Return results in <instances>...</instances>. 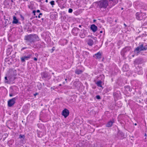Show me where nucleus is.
I'll return each mask as SVG.
<instances>
[{"label": "nucleus", "instance_id": "1", "mask_svg": "<svg viewBox=\"0 0 147 147\" xmlns=\"http://www.w3.org/2000/svg\"><path fill=\"white\" fill-rule=\"evenodd\" d=\"M39 38L38 36L35 34H30L25 36L24 39L27 42H29L30 43H34L36 41L38 40Z\"/></svg>", "mask_w": 147, "mask_h": 147}, {"label": "nucleus", "instance_id": "2", "mask_svg": "<svg viewBox=\"0 0 147 147\" xmlns=\"http://www.w3.org/2000/svg\"><path fill=\"white\" fill-rule=\"evenodd\" d=\"M110 5L109 2V0H101L98 3V7L100 9L104 11L106 10L107 7Z\"/></svg>", "mask_w": 147, "mask_h": 147}, {"label": "nucleus", "instance_id": "3", "mask_svg": "<svg viewBox=\"0 0 147 147\" xmlns=\"http://www.w3.org/2000/svg\"><path fill=\"white\" fill-rule=\"evenodd\" d=\"M147 49V44L144 43L139 45L135 50L134 52L138 55L142 51H144Z\"/></svg>", "mask_w": 147, "mask_h": 147}, {"label": "nucleus", "instance_id": "4", "mask_svg": "<svg viewBox=\"0 0 147 147\" xmlns=\"http://www.w3.org/2000/svg\"><path fill=\"white\" fill-rule=\"evenodd\" d=\"M97 41L96 37H92V38H88L86 39V42L88 45L90 46H92Z\"/></svg>", "mask_w": 147, "mask_h": 147}, {"label": "nucleus", "instance_id": "5", "mask_svg": "<svg viewBox=\"0 0 147 147\" xmlns=\"http://www.w3.org/2000/svg\"><path fill=\"white\" fill-rule=\"evenodd\" d=\"M18 98V96L9 100L8 101V105L9 107L13 106L15 103V100Z\"/></svg>", "mask_w": 147, "mask_h": 147}, {"label": "nucleus", "instance_id": "6", "mask_svg": "<svg viewBox=\"0 0 147 147\" xmlns=\"http://www.w3.org/2000/svg\"><path fill=\"white\" fill-rule=\"evenodd\" d=\"M145 13L137 12L136 14V18L138 20H141L143 19V16H145Z\"/></svg>", "mask_w": 147, "mask_h": 147}, {"label": "nucleus", "instance_id": "7", "mask_svg": "<svg viewBox=\"0 0 147 147\" xmlns=\"http://www.w3.org/2000/svg\"><path fill=\"white\" fill-rule=\"evenodd\" d=\"M16 75V70H11L10 71L9 73L7 75L9 80H11L12 77H14Z\"/></svg>", "mask_w": 147, "mask_h": 147}, {"label": "nucleus", "instance_id": "8", "mask_svg": "<svg viewBox=\"0 0 147 147\" xmlns=\"http://www.w3.org/2000/svg\"><path fill=\"white\" fill-rule=\"evenodd\" d=\"M131 48L129 47H127L123 49L121 52V54L123 57L125 56L126 53L130 51Z\"/></svg>", "mask_w": 147, "mask_h": 147}, {"label": "nucleus", "instance_id": "9", "mask_svg": "<svg viewBox=\"0 0 147 147\" xmlns=\"http://www.w3.org/2000/svg\"><path fill=\"white\" fill-rule=\"evenodd\" d=\"M69 110L66 109H64L62 113V115L64 116L65 118H66L69 115Z\"/></svg>", "mask_w": 147, "mask_h": 147}, {"label": "nucleus", "instance_id": "10", "mask_svg": "<svg viewBox=\"0 0 147 147\" xmlns=\"http://www.w3.org/2000/svg\"><path fill=\"white\" fill-rule=\"evenodd\" d=\"M86 31L84 29L82 30L79 34V36L82 38H84L86 36Z\"/></svg>", "mask_w": 147, "mask_h": 147}, {"label": "nucleus", "instance_id": "11", "mask_svg": "<svg viewBox=\"0 0 147 147\" xmlns=\"http://www.w3.org/2000/svg\"><path fill=\"white\" fill-rule=\"evenodd\" d=\"M110 6L112 7L114 6L118 2V0H109Z\"/></svg>", "mask_w": 147, "mask_h": 147}, {"label": "nucleus", "instance_id": "12", "mask_svg": "<svg viewBox=\"0 0 147 147\" xmlns=\"http://www.w3.org/2000/svg\"><path fill=\"white\" fill-rule=\"evenodd\" d=\"M79 29L77 28H74L72 30V33L74 36H76L79 31Z\"/></svg>", "mask_w": 147, "mask_h": 147}, {"label": "nucleus", "instance_id": "13", "mask_svg": "<svg viewBox=\"0 0 147 147\" xmlns=\"http://www.w3.org/2000/svg\"><path fill=\"white\" fill-rule=\"evenodd\" d=\"M31 56V55H29L27 56H24L23 57H22L21 58V61L22 62H24L25 61V60H28L29 59H30Z\"/></svg>", "mask_w": 147, "mask_h": 147}, {"label": "nucleus", "instance_id": "14", "mask_svg": "<svg viewBox=\"0 0 147 147\" xmlns=\"http://www.w3.org/2000/svg\"><path fill=\"white\" fill-rule=\"evenodd\" d=\"M114 122V120L113 119L110 120L107 123L106 126L107 127H109L112 126L113 123Z\"/></svg>", "mask_w": 147, "mask_h": 147}, {"label": "nucleus", "instance_id": "15", "mask_svg": "<svg viewBox=\"0 0 147 147\" xmlns=\"http://www.w3.org/2000/svg\"><path fill=\"white\" fill-rule=\"evenodd\" d=\"M90 29L93 32H94L97 31V27L95 25L93 24L90 26Z\"/></svg>", "mask_w": 147, "mask_h": 147}, {"label": "nucleus", "instance_id": "16", "mask_svg": "<svg viewBox=\"0 0 147 147\" xmlns=\"http://www.w3.org/2000/svg\"><path fill=\"white\" fill-rule=\"evenodd\" d=\"M101 53L100 52H98L97 53L95 54L93 57L96 59H100L101 58Z\"/></svg>", "mask_w": 147, "mask_h": 147}, {"label": "nucleus", "instance_id": "17", "mask_svg": "<svg viewBox=\"0 0 147 147\" xmlns=\"http://www.w3.org/2000/svg\"><path fill=\"white\" fill-rule=\"evenodd\" d=\"M123 70L124 71H127L129 70V66L127 65H124L123 67Z\"/></svg>", "mask_w": 147, "mask_h": 147}, {"label": "nucleus", "instance_id": "18", "mask_svg": "<svg viewBox=\"0 0 147 147\" xmlns=\"http://www.w3.org/2000/svg\"><path fill=\"white\" fill-rule=\"evenodd\" d=\"M83 70H80L78 69H76L75 70V73L78 75L81 74L83 72Z\"/></svg>", "mask_w": 147, "mask_h": 147}, {"label": "nucleus", "instance_id": "19", "mask_svg": "<svg viewBox=\"0 0 147 147\" xmlns=\"http://www.w3.org/2000/svg\"><path fill=\"white\" fill-rule=\"evenodd\" d=\"M13 20L12 21V23L13 24H17L18 22V20L16 18V17L14 16H13Z\"/></svg>", "mask_w": 147, "mask_h": 147}, {"label": "nucleus", "instance_id": "20", "mask_svg": "<svg viewBox=\"0 0 147 147\" xmlns=\"http://www.w3.org/2000/svg\"><path fill=\"white\" fill-rule=\"evenodd\" d=\"M102 82L100 80L98 81L96 83V84L97 85V86L100 87H102V86L101 85Z\"/></svg>", "mask_w": 147, "mask_h": 147}, {"label": "nucleus", "instance_id": "21", "mask_svg": "<svg viewBox=\"0 0 147 147\" xmlns=\"http://www.w3.org/2000/svg\"><path fill=\"white\" fill-rule=\"evenodd\" d=\"M29 8L31 10L33 9L34 8V5L31 3L29 4L28 5Z\"/></svg>", "mask_w": 147, "mask_h": 147}, {"label": "nucleus", "instance_id": "22", "mask_svg": "<svg viewBox=\"0 0 147 147\" xmlns=\"http://www.w3.org/2000/svg\"><path fill=\"white\" fill-rule=\"evenodd\" d=\"M11 92L13 93H15L16 94L18 93V92L16 91V89L15 88H12L11 90Z\"/></svg>", "mask_w": 147, "mask_h": 147}, {"label": "nucleus", "instance_id": "23", "mask_svg": "<svg viewBox=\"0 0 147 147\" xmlns=\"http://www.w3.org/2000/svg\"><path fill=\"white\" fill-rule=\"evenodd\" d=\"M16 94H15L14 93H13L12 92H11L10 91V93H9V96H10V97H12L14 96H15V95Z\"/></svg>", "mask_w": 147, "mask_h": 147}, {"label": "nucleus", "instance_id": "24", "mask_svg": "<svg viewBox=\"0 0 147 147\" xmlns=\"http://www.w3.org/2000/svg\"><path fill=\"white\" fill-rule=\"evenodd\" d=\"M5 83H8V79H7V76H5Z\"/></svg>", "mask_w": 147, "mask_h": 147}, {"label": "nucleus", "instance_id": "25", "mask_svg": "<svg viewBox=\"0 0 147 147\" xmlns=\"http://www.w3.org/2000/svg\"><path fill=\"white\" fill-rule=\"evenodd\" d=\"M50 3L52 5H55V1H52L50 2Z\"/></svg>", "mask_w": 147, "mask_h": 147}, {"label": "nucleus", "instance_id": "26", "mask_svg": "<svg viewBox=\"0 0 147 147\" xmlns=\"http://www.w3.org/2000/svg\"><path fill=\"white\" fill-rule=\"evenodd\" d=\"M19 138H24V135H22L21 134H20L19 136Z\"/></svg>", "mask_w": 147, "mask_h": 147}, {"label": "nucleus", "instance_id": "27", "mask_svg": "<svg viewBox=\"0 0 147 147\" xmlns=\"http://www.w3.org/2000/svg\"><path fill=\"white\" fill-rule=\"evenodd\" d=\"M73 11V9L71 8H69L68 10V12L71 13Z\"/></svg>", "mask_w": 147, "mask_h": 147}, {"label": "nucleus", "instance_id": "28", "mask_svg": "<svg viewBox=\"0 0 147 147\" xmlns=\"http://www.w3.org/2000/svg\"><path fill=\"white\" fill-rule=\"evenodd\" d=\"M96 98L98 99H99L100 98V96L98 95H97L96 96Z\"/></svg>", "mask_w": 147, "mask_h": 147}, {"label": "nucleus", "instance_id": "29", "mask_svg": "<svg viewBox=\"0 0 147 147\" xmlns=\"http://www.w3.org/2000/svg\"><path fill=\"white\" fill-rule=\"evenodd\" d=\"M88 37H90V38H92V37H95L94 36H93L92 35H89L88 36Z\"/></svg>", "mask_w": 147, "mask_h": 147}, {"label": "nucleus", "instance_id": "30", "mask_svg": "<svg viewBox=\"0 0 147 147\" xmlns=\"http://www.w3.org/2000/svg\"><path fill=\"white\" fill-rule=\"evenodd\" d=\"M42 15V13H39V15H38V18H40V15Z\"/></svg>", "mask_w": 147, "mask_h": 147}, {"label": "nucleus", "instance_id": "31", "mask_svg": "<svg viewBox=\"0 0 147 147\" xmlns=\"http://www.w3.org/2000/svg\"><path fill=\"white\" fill-rule=\"evenodd\" d=\"M27 48V47H23L21 49V51H22L23 50H24V49H26Z\"/></svg>", "mask_w": 147, "mask_h": 147}, {"label": "nucleus", "instance_id": "32", "mask_svg": "<svg viewBox=\"0 0 147 147\" xmlns=\"http://www.w3.org/2000/svg\"><path fill=\"white\" fill-rule=\"evenodd\" d=\"M36 11L35 10H34L32 11V13H34V15H35V13H36Z\"/></svg>", "mask_w": 147, "mask_h": 147}, {"label": "nucleus", "instance_id": "33", "mask_svg": "<svg viewBox=\"0 0 147 147\" xmlns=\"http://www.w3.org/2000/svg\"><path fill=\"white\" fill-rule=\"evenodd\" d=\"M33 59H34V60L35 61H36L37 60V59L36 57L34 58Z\"/></svg>", "mask_w": 147, "mask_h": 147}, {"label": "nucleus", "instance_id": "34", "mask_svg": "<svg viewBox=\"0 0 147 147\" xmlns=\"http://www.w3.org/2000/svg\"><path fill=\"white\" fill-rule=\"evenodd\" d=\"M20 16H21V18H22L23 20L24 19V17L22 15H21Z\"/></svg>", "mask_w": 147, "mask_h": 147}, {"label": "nucleus", "instance_id": "35", "mask_svg": "<svg viewBox=\"0 0 147 147\" xmlns=\"http://www.w3.org/2000/svg\"><path fill=\"white\" fill-rule=\"evenodd\" d=\"M38 136L39 137H41L42 136V135H40L39 134H38Z\"/></svg>", "mask_w": 147, "mask_h": 147}, {"label": "nucleus", "instance_id": "36", "mask_svg": "<svg viewBox=\"0 0 147 147\" xmlns=\"http://www.w3.org/2000/svg\"><path fill=\"white\" fill-rule=\"evenodd\" d=\"M36 12L37 13H39L40 12V11L39 10H37L36 11Z\"/></svg>", "mask_w": 147, "mask_h": 147}, {"label": "nucleus", "instance_id": "37", "mask_svg": "<svg viewBox=\"0 0 147 147\" xmlns=\"http://www.w3.org/2000/svg\"><path fill=\"white\" fill-rule=\"evenodd\" d=\"M127 89H129V91H130V89L129 88V87H128V86L127 87Z\"/></svg>", "mask_w": 147, "mask_h": 147}, {"label": "nucleus", "instance_id": "38", "mask_svg": "<svg viewBox=\"0 0 147 147\" xmlns=\"http://www.w3.org/2000/svg\"><path fill=\"white\" fill-rule=\"evenodd\" d=\"M7 2V0H5L4 1V3H5Z\"/></svg>", "mask_w": 147, "mask_h": 147}, {"label": "nucleus", "instance_id": "39", "mask_svg": "<svg viewBox=\"0 0 147 147\" xmlns=\"http://www.w3.org/2000/svg\"><path fill=\"white\" fill-rule=\"evenodd\" d=\"M102 32H102V31H100V33H102Z\"/></svg>", "mask_w": 147, "mask_h": 147}, {"label": "nucleus", "instance_id": "40", "mask_svg": "<svg viewBox=\"0 0 147 147\" xmlns=\"http://www.w3.org/2000/svg\"><path fill=\"white\" fill-rule=\"evenodd\" d=\"M37 94V93H36L35 94H34V96H36Z\"/></svg>", "mask_w": 147, "mask_h": 147}, {"label": "nucleus", "instance_id": "41", "mask_svg": "<svg viewBox=\"0 0 147 147\" xmlns=\"http://www.w3.org/2000/svg\"><path fill=\"white\" fill-rule=\"evenodd\" d=\"M65 81H66V82H67V78H65Z\"/></svg>", "mask_w": 147, "mask_h": 147}, {"label": "nucleus", "instance_id": "42", "mask_svg": "<svg viewBox=\"0 0 147 147\" xmlns=\"http://www.w3.org/2000/svg\"><path fill=\"white\" fill-rule=\"evenodd\" d=\"M79 27L80 28H81V25H79Z\"/></svg>", "mask_w": 147, "mask_h": 147}, {"label": "nucleus", "instance_id": "43", "mask_svg": "<svg viewBox=\"0 0 147 147\" xmlns=\"http://www.w3.org/2000/svg\"><path fill=\"white\" fill-rule=\"evenodd\" d=\"M45 2L47 3L48 1V0H46L45 1Z\"/></svg>", "mask_w": 147, "mask_h": 147}, {"label": "nucleus", "instance_id": "44", "mask_svg": "<svg viewBox=\"0 0 147 147\" xmlns=\"http://www.w3.org/2000/svg\"><path fill=\"white\" fill-rule=\"evenodd\" d=\"M96 21V20H93V21L94 22H95Z\"/></svg>", "mask_w": 147, "mask_h": 147}, {"label": "nucleus", "instance_id": "45", "mask_svg": "<svg viewBox=\"0 0 147 147\" xmlns=\"http://www.w3.org/2000/svg\"><path fill=\"white\" fill-rule=\"evenodd\" d=\"M11 2H13V0H11Z\"/></svg>", "mask_w": 147, "mask_h": 147}, {"label": "nucleus", "instance_id": "46", "mask_svg": "<svg viewBox=\"0 0 147 147\" xmlns=\"http://www.w3.org/2000/svg\"><path fill=\"white\" fill-rule=\"evenodd\" d=\"M124 25L125 26H126V25L125 24H124Z\"/></svg>", "mask_w": 147, "mask_h": 147}, {"label": "nucleus", "instance_id": "47", "mask_svg": "<svg viewBox=\"0 0 147 147\" xmlns=\"http://www.w3.org/2000/svg\"><path fill=\"white\" fill-rule=\"evenodd\" d=\"M61 86V84H60L59 85V86Z\"/></svg>", "mask_w": 147, "mask_h": 147}, {"label": "nucleus", "instance_id": "48", "mask_svg": "<svg viewBox=\"0 0 147 147\" xmlns=\"http://www.w3.org/2000/svg\"><path fill=\"white\" fill-rule=\"evenodd\" d=\"M134 125H137V124L136 123L134 124Z\"/></svg>", "mask_w": 147, "mask_h": 147}, {"label": "nucleus", "instance_id": "49", "mask_svg": "<svg viewBox=\"0 0 147 147\" xmlns=\"http://www.w3.org/2000/svg\"><path fill=\"white\" fill-rule=\"evenodd\" d=\"M63 84H65V82H63Z\"/></svg>", "mask_w": 147, "mask_h": 147}, {"label": "nucleus", "instance_id": "50", "mask_svg": "<svg viewBox=\"0 0 147 147\" xmlns=\"http://www.w3.org/2000/svg\"><path fill=\"white\" fill-rule=\"evenodd\" d=\"M134 55H132V57H134Z\"/></svg>", "mask_w": 147, "mask_h": 147}, {"label": "nucleus", "instance_id": "51", "mask_svg": "<svg viewBox=\"0 0 147 147\" xmlns=\"http://www.w3.org/2000/svg\"><path fill=\"white\" fill-rule=\"evenodd\" d=\"M117 20H115V22H117Z\"/></svg>", "mask_w": 147, "mask_h": 147}, {"label": "nucleus", "instance_id": "52", "mask_svg": "<svg viewBox=\"0 0 147 147\" xmlns=\"http://www.w3.org/2000/svg\"><path fill=\"white\" fill-rule=\"evenodd\" d=\"M119 133H120V132H119L118 133V134H119Z\"/></svg>", "mask_w": 147, "mask_h": 147}, {"label": "nucleus", "instance_id": "53", "mask_svg": "<svg viewBox=\"0 0 147 147\" xmlns=\"http://www.w3.org/2000/svg\"><path fill=\"white\" fill-rule=\"evenodd\" d=\"M121 9H123V8H121Z\"/></svg>", "mask_w": 147, "mask_h": 147}]
</instances>
